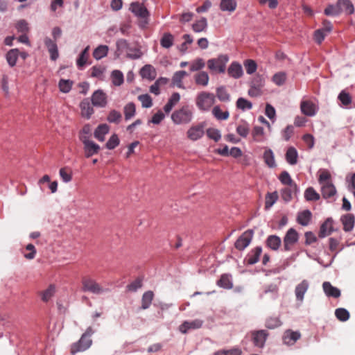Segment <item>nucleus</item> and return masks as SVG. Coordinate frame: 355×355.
<instances>
[{
    "mask_svg": "<svg viewBox=\"0 0 355 355\" xmlns=\"http://www.w3.org/2000/svg\"><path fill=\"white\" fill-rule=\"evenodd\" d=\"M82 290L93 294L100 295L105 293L107 289L103 288L96 280L90 277H84L82 280Z\"/></svg>",
    "mask_w": 355,
    "mask_h": 355,
    "instance_id": "obj_7",
    "label": "nucleus"
},
{
    "mask_svg": "<svg viewBox=\"0 0 355 355\" xmlns=\"http://www.w3.org/2000/svg\"><path fill=\"white\" fill-rule=\"evenodd\" d=\"M211 113L213 116L218 121L227 120L230 116L227 110L223 111L219 105H216L212 108Z\"/></svg>",
    "mask_w": 355,
    "mask_h": 355,
    "instance_id": "obj_42",
    "label": "nucleus"
},
{
    "mask_svg": "<svg viewBox=\"0 0 355 355\" xmlns=\"http://www.w3.org/2000/svg\"><path fill=\"white\" fill-rule=\"evenodd\" d=\"M138 99L141 103L143 107L149 108L153 106L152 98L148 94L139 95Z\"/></svg>",
    "mask_w": 355,
    "mask_h": 355,
    "instance_id": "obj_63",
    "label": "nucleus"
},
{
    "mask_svg": "<svg viewBox=\"0 0 355 355\" xmlns=\"http://www.w3.org/2000/svg\"><path fill=\"white\" fill-rule=\"evenodd\" d=\"M299 240V234L294 228H290L286 232L284 239V250L291 251L293 250L295 244Z\"/></svg>",
    "mask_w": 355,
    "mask_h": 355,
    "instance_id": "obj_11",
    "label": "nucleus"
},
{
    "mask_svg": "<svg viewBox=\"0 0 355 355\" xmlns=\"http://www.w3.org/2000/svg\"><path fill=\"white\" fill-rule=\"evenodd\" d=\"M51 33L54 40L46 37L44 40V43L50 54L51 60L55 61L59 57V51L56 40L60 37L62 35V30L60 27L56 26L52 29Z\"/></svg>",
    "mask_w": 355,
    "mask_h": 355,
    "instance_id": "obj_4",
    "label": "nucleus"
},
{
    "mask_svg": "<svg viewBox=\"0 0 355 355\" xmlns=\"http://www.w3.org/2000/svg\"><path fill=\"white\" fill-rule=\"evenodd\" d=\"M250 125L245 121H242L236 127V133L243 138H246L250 133Z\"/></svg>",
    "mask_w": 355,
    "mask_h": 355,
    "instance_id": "obj_46",
    "label": "nucleus"
},
{
    "mask_svg": "<svg viewBox=\"0 0 355 355\" xmlns=\"http://www.w3.org/2000/svg\"><path fill=\"white\" fill-rule=\"evenodd\" d=\"M343 226V230L346 232H351L355 225V216L352 214H346L341 216L340 219Z\"/></svg>",
    "mask_w": 355,
    "mask_h": 355,
    "instance_id": "obj_22",
    "label": "nucleus"
},
{
    "mask_svg": "<svg viewBox=\"0 0 355 355\" xmlns=\"http://www.w3.org/2000/svg\"><path fill=\"white\" fill-rule=\"evenodd\" d=\"M187 76H188V73L185 71H176L172 77V82L178 87L184 88L182 80Z\"/></svg>",
    "mask_w": 355,
    "mask_h": 355,
    "instance_id": "obj_43",
    "label": "nucleus"
},
{
    "mask_svg": "<svg viewBox=\"0 0 355 355\" xmlns=\"http://www.w3.org/2000/svg\"><path fill=\"white\" fill-rule=\"evenodd\" d=\"M92 105L97 107H105L107 104V94L102 90H96L92 95Z\"/></svg>",
    "mask_w": 355,
    "mask_h": 355,
    "instance_id": "obj_15",
    "label": "nucleus"
},
{
    "mask_svg": "<svg viewBox=\"0 0 355 355\" xmlns=\"http://www.w3.org/2000/svg\"><path fill=\"white\" fill-rule=\"evenodd\" d=\"M110 127L106 123L100 124L95 129L94 135V137L99 141L105 140V136L109 132Z\"/></svg>",
    "mask_w": 355,
    "mask_h": 355,
    "instance_id": "obj_32",
    "label": "nucleus"
},
{
    "mask_svg": "<svg viewBox=\"0 0 355 355\" xmlns=\"http://www.w3.org/2000/svg\"><path fill=\"white\" fill-rule=\"evenodd\" d=\"M129 10L137 18L144 19L148 23L150 12L143 3L134 1L130 4Z\"/></svg>",
    "mask_w": 355,
    "mask_h": 355,
    "instance_id": "obj_8",
    "label": "nucleus"
},
{
    "mask_svg": "<svg viewBox=\"0 0 355 355\" xmlns=\"http://www.w3.org/2000/svg\"><path fill=\"white\" fill-rule=\"evenodd\" d=\"M207 136L213 139L214 141H218L221 138V134L219 130L216 128H209L206 131Z\"/></svg>",
    "mask_w": 355,
    "mask_h": 355,
    "instance_id": "obj_64",
    "label": "nucleus"
},
{
    "mask_svg": "<svg viewBox=\"0 0 355 355\" xmlns=\"http://www.w3.org/2000/svg\"><path fill=\"white\" fill-rule=\"evenodd\" d=\"M263 159L264 160L265 164L269 168H275L276 166L275 155L271 149L268 148L264 151L263 155Z\"/></svg>",
    "mask_w": 355,
    "mask_h": 355,
    "instance_id": "obj_39",
    "label": "nucleus"
},
{
    "mask_svg": "<svg viewBox=\"0 0 355 355\" xmlns=\"http://www.w3.org/2000/svg\"><path fill=\"white\" fill-rule=\"evenodd\" d=\"M334 221L332 218H327L325 221L320 225L318 236L324 238L330 235L336 230L334 227Z\"/></svg>",
    "mask_w": 355,
    "mask_h": 355,
    "instance_id": "obj_19",
    "label": "nucleus"
},
{
    "mask_svg": "<svg viewBox=\"0 0 355 355\" xmlns=\"http://www.w3.org/2000/svg\"><path fill=\"white\" fill-rule=\"evenodd\" d=\"M282 243V240L279 236L277 235H270L267 237L266 240V245L272 250H277Z\"/></svg>",
    "mask_w": 355,
    "mask_h": 355,
    "instance_id": "obj_33",
    "label": "nucleus"
},
{
    "mask_svg": "<svg viewBox=\"0 0 355 355\" xmlns=\"http://www.w3.org/2000/svg\"><path fill=\"white\" fill-rule=\"evenodd\" d=\"M263 85V80L258 76L255 78L251 83L250 87L248 90V95L251 97H257L262 94L261 87Z\"/></svg>",
    "mask_w": 355,
    "mask_h": 355,
    "instance_id": "obj_21",
    "label": "nucleus"
},
{
    "mask_svg": "<svg viewBox=\"0 0 355 355\" xmlns=\"http://www.w3.org/2000/svg\"><path fill=\"white\" fill-rule=\"evenodd\" d=\"M19 57V50L18 49H12L5 55V58L10 67H14L17 62Z\"/></svg>",
    "mask_w": 355,
    "mask_h": 355,
    "instance_id": "obj_28",
    "label": "nucleus"
},
{
    "mask_svg": "<svg viewBox=\"0 0 355 355\" xmlns=\"http://www.w3.org/2000/svg\"><path fill=\"white\" fill-rule=\"evenodd\" d=\"M252 139L254 141L260 143L266 141L265 131L263 127L255 125L252 131Z\"/></svg>",
    "mask_w": 355,
    "mask_h": 355,
    "instance_id": "obj_34",
    "label": "nucleus"
},
{
    "mask_svg": "<svg viewBox=\"0 0 355 355\" xmlns=\"http://www.w3.org/2000/svg\"><path fill=\"white\" fill-rule=\"evenodd\" d=\"M203 320L200 319H195L191 321H184L179 326V331L184 334H187L190 330L198 329L202 327L203 324Z\"/></svg>",
    "mask_w": 355,
    "mask_h": 355,
    "instance_id": "obj_16",
    "label": "nucleus"
},
{
    "mask_svg": "<svg viewBox=\"0 0 355 355\" xmlns=\"http://www.w3.org/2000/svg\"><path fill=\"white\" fill-rule=\"evenodd\" d=\"M301 338V334L299 331H293L287 329L284 331L282 340L283 343L287 345H294Z\"/></svg>",
    "mask_w": 355,
    "mask_h": 355,
    "instance_id": "obj_20",
    "label": "nucleus"
},
{
    "mask_svg": "<svg viewBox=\"0 0 355 355\" xmlns=\"http://www.w3.org/2000/svg\"><path fill=\"white\" fill-rule=\"evenodd\" d=\"M253 236V230L249 229L243 232L234 243L235 248L239 251L244 250L250 244Z\"/></svg>",
    "mask_w": 355,
    "mask_h": 355,
    "instance_id": "obj_10",
    "label": "nucleus"
},
{
    "mask_svg": "<svg viewBox=\"0 0 355 355\" xmlns=\"http://www.w3.org/2000/svg\"><path fill=\"white\" fill-rule=\"evenodd\" d=\"M322 288L325 295L329 297L338 298L341 295L340 289L333 286L329 282H323Z\"/></svg>",
    "mask_w": 355,
    "mask_h": 355,
    "instance_id": "obj_25",
    "label": "nucleus"
},
{
    "mask_svg": "<svg viewBox=\"0 0 355 355\" xmlns=\"http://www.w3.org/2000/svg\"><path fill=\"white\" fill-rule=\"evenodd\" d=\"M227 73L234 79L240 78L243 74L241 64L236 61L232 62L227 69Z\"/></svg>",
    "mask_w": 355,
    "mask_h": 355,
    "instance_id": "obj_23",
    "label": "nucleus"
},
{
    "mask_svg": "<svg viewBox=\"0 0 355 355\" xmlns=\"http://www.w3.org/2000/svg\"><path fill=\"white\" fill-rule=\"evenodd\" d=\"M312 219V213L309 209H305L302 211H299L297 214L296 220L298 224L302 226H307L309 225Z\"/></svg>",
    "mask_w": 355,
    "mask_h": 355,
    "instance_id": "obj_26",
    "label": "nucleus"
},
{
    "mask_svg": "<svg viewBox=\"0 0 355 355\" xmlns=\"http://www.w3.org/2000/svg\"><path fill=\"white\" fill-rule=\"evenodd\" d=\"M109 48L107 45H99L93 51V56L96 60H101L107 56Z\"/></svg>",
    "mask_w": 355,
    "mask_h": 355,
    "instance_id": "obj_44",
    "label": "nucleus"
},
{
    "mask_svg": "<svg viewBox=\"0 0 355 355\" xmlns=\"http://www.w3.org/2000/svg\"><path fill=\"white\" fill-rule=\"evenodd\" d=\"M338 100L343 105L347 107L352 103V96L348 92L342 90L338 96Z\"/></svg>",
    "mask_w": 355,
    "mask_h": 355,
    "instance_id": "obj_60",
    "label": "nucleus"
},
{
    "mask_svg": "<svg viewBox=\"0 0 355 355\" xmlns=\"http://www.w3.org/2000/svg\"><path fill=\"white\" fill-rule=\"evenodd\" d=\"M205 122L191 125L187 131V138L192 141L200 139L205 135Z\"/></svg>",
    "mask_w": 355,
    "mask_h": 355,
    "instance_id": "obj_12",
    "label": "nucleus"
},
{
    "mask_svg": "<svg viewBox=\"0 0 355 355\" xmlns=\"http://www.w3.org/2000/svg\"><path fill=\"white\" fill-rule=\"evenodd\" d=\"M193 79L197 85L205 87L208 85L209 76L207 72L200 71L194 75Z\"/></svg>",
    "mask_w": 355,
    "mask_h": 355,
    "instance_id": "obj_30",
    "label": "nucleus"
},
{
    "mask_svg": "<svg viewBox=\"0 0 355 355\" xmlns=\"http://www.w3.org/2000/svg\"><path fill=\"white\" fill-rule=\"evenodd\" d=\"M205 66L204 60L201 58H196L190 63L189 69L191 71H198L202 69Z\"/></svg>",
    "mask_w": 355,
    "mask_h": 355,
    "instance_id": "obj_55",
    "label": "nucleus"
},
{
    "mask_svg": "<svg viewBox=\"0 0 355 355\" xmlns=\"http://www.w3.org/2000/svg\"><path fill=\"white\" fill-rule=\"evenodd\" d=\"M236 107L243 111L251 110L252 103L244 98H239L236 101Z\"/></svg>",
    "mask_w": 355,
    "mask_h": 355,
    "instance_id": "obj_61",
    "label": "nucleus"
},
{
    "mask_svg": "<svg viewBox=\"0 0 355 355\" xmlns=\"http://www.w3.org/2000/svg\"><path fill=\"white\" fill-rule=\"evenodd\" d=\"M154 293L151 291H148L145 292L141 297V306L140 307L141 309H148L153 300Z\"/></svg>",
    "mask_w": 355,
    "mask_h": 355,
    "instance_id": "obj_38",
    "label": "nucleus"
},
{
    "mask_svg": "<svg viewBox=\"0 0 355 355\" xmlns=\"http://www.w3.org/2000/svg\"><path fill=\"white\" fill-rule=\"evenodd\" d=\"M318 182L321 185V194L323 198L331 199L336 195V189L331 182V175L327 169L319 170Z\"/></svg>",
    "mask_w": 355,
    "mask_h": 355,
    "instance_id": "obj_1",
    "label": "nucleus"
},
{
    "mask_svg": "<svg viewBox=\"0 0 355 355\" xmlns=\"http://www.w3.org/2000/svg\"><path fill=\"white\" fill-rule=\"evenodd\" d=\"M216 96L218 100L222 102H228L230 101V95L224 86L217 87Z\"/></svg>",
    "mask_w": 355,
    "mask_h": 355,
    "instance_id": "obj_49",
    "label": "nucleus"
},
{
    "mask_svg": "<svg viewBox=\"0 0 355 355\" xmlns=\"http://www.w3.org/2000/svg\"><path fill=\"white\" fill-rule=\"evenodd\" d=\"M242 352L238 347L230 349H220L214 352V355H241Z\"/></svg>",
    "mask_w": 355,
    "mask_h": 355,
    "instance_id": "obj_62",
    "label": "nucleus"
},
{
    "mask_svg": "<svg viewBox=\"0 0 355 355\" xmlns=\"http://www.w3.org/2000/svg\"><path fill=\"white\" fill-rule=\"evenodd\" d=\"M122 119V115L119 111H117L116 110H112L110 111L107 116V121L109 123H113L119 124Z\"/></svg>",
    "mask_w": 355,
    "mask_h": 355,
    "instance_id": "obj_50",
    "label": "nucleus"
},
{
    "mask_svg": "<svg viewBox=\"0 0 355 355\" xmlns=\"http://www.w3.org/2000/svg\"><path fill=\"white\" fill-rule=\"evenodd\" d=\"M216 284L225 289H231L233 288L232 276L229 274H223L217 281Z\"/></svg>",
    "mask_w": 355,
    "mask_h": 355,
    "instance_id": "obj_35",
    "label": "nucleus"
},
{
    "mask_svg": "<svg viewBox=\"0 0 355 355\" xmlns=\"http://www.w3.org/2000/svg\"><path fill=\"white\" fill-rule=\"evenodd\" d=\"M93 105H92L88 98H85L80 104L81 115L87 119H90L94 113Z\"/></svg>",
    "mask_w": 355,
    "mask_h": 355,
    "instance_id": "obj_27",
    "label": "nucleus"
},
{
    "mask_svg": "<svg viewBox=\"0 0 355 355\" xmlns=\"http://www.w3.org/2000/svg\"><path fill=\"white\" fill-rule=\"evenodd\" d=\"M262 253V248L261 246H256L251 249L246 254L244 262L247 265H254L257 263Z\"/></svg>",
    "mask_w": 355,
    "mask_h": 355,
    "instance_id": "obj_17",
    "label": "nucleus"
},
{
    "mask_svg": "<svg viewBox=\"0 0 355 355\" xmlns=\"http://www.w3.org/2000/svg\"><path fill=\"white\" fill-rule=\"evenodd\" d=\"M304 196L306 201H318L320 198V194L312 187L305 190Z\"/></svg>",
    "mask_w": 355,
    "mask_h": 355,
    "instance_id": "obj_45",
    "label": "nucleus"
},
{
    "mask_svg": "<svg viewBox=\"0 0 355 355\" xmlns=\"http://www.w3.org/2000/svg\"><path fill=\"white\" fill-rule=\"evenodd\" d=\"M88 50L89 46H87L79 55L77 60L76 64L78 69H82L86 64L87 58H88Z\"/></svg>",
    "mask_w": 355,
    "mask_h": 355,
    "instance_id": "obj_53",
    "label": "nucleus"
},
{
    "mask_svg": "<svg viewBox=\"0 0 355 355\" xmlns=\"http://www.w3.org/2000/svg\"><path fill=\"white\" fill-rule=\"evenodd\" d=\"M333 29L331 22L327 19H324L322 22V27L314 31L313 39L315 42L320 44Z\"/></svg>",
    "mask_w": 355,
    "mask_h": 355,
    "instance_id": "obj_9",
    "label": "nucleus"
},
{
    "mask_svg": "<svg viewBox=\"0 0 355 355\" xmlns=\"http://www.w3.org/2000/svg\"><path fill=\"white\" fill-rule=\"evenodd\" d=\"M123 114L125 121H129L136 114V105L133 102L127 103L123 107Z\"/></svg>",
    "mask_w": 355,
    "mask_h": 355,
    "instance_id": "obj_41",
    "label": "nucleus"
},
{
    "mask_svg": "<svg viewBox=\"0 0 355 355\" xmlns=\"http://www.w3.org/2000/svg\"><path fill=\"white\" fill-rule=\"evenodd\" d=\"M286 80V73L284 71H280L275 73L272 77V82L277 86L283 85Z\"/></svg>",
    "mask_w": 355,
    "mask_h": 355,
    "instance_id": "obj_57",
    "label": "nucleus"
},
{
    "mask_svg": "<svg viewBox=\"0 0 355 355\" xmlns=\"http://www.w3.org/2000/svg\"><path fill=\"white\" fill-rule=\"evenodd\" d=\"M112 83L115 86H120L124 81L123 74L119 70H114L112 72Z\"/></svg>",
    "mask_w": 355,
    "mask_h": 355,
    "instance_id": "obj_51",
    "label": "nucleus"
},
{
    "mask_svg": "<svg viewBox=\"0 0 355 355\" xmlns=\"http://www.w3.org/2000/svg\"><path fill=\"white\" fill-rule=\"evenodd\" d=\"M207 28V20L205 17H201L192 25V30L195 33H200L205 31Z\"/></svg>",
    "mask_w": 355,
    "mask_h": 355,
    "instance_id": "obj_48",
    "label": "nucleus"
},
{
    "mask_svg": "<svg viewBox=\"0 0 355 355\" xmlns=\"http://www.w3.org/2000/svg\"><path fill=\"white\" fill-rule=\"evenodd\" d=\"M171 120L175 125H187L193 119V109L189 105L175 110L171 114Z\"/></svg>",
    "mask_w": 355,
    "mask_h": 355,
    "instance_id": "obj_3",
    "label": "nucleus"
},
{
    "mask_svg": "<svg viewBox=\"0 0 355 355\" xmlns=\"http://www.w3.org/2000/svg\"><path fill=\"white\" fill-rule=\"evenodd\" d=\"M215 96L213 93L202 91L196 97V105L201 112H208L215 103Z\"/></svg>",
    "mask_w": 355,
    "mask_h": 355,
    "instance_id": "obj_5",
    "label": "nucleus"
},
{
    "mask_svg": "<svg viewBox=\"0 0 355 355\" xmlns=\"http://www.w3.org/2000/svg\"><path fill=\"white\" fill-rule=\"evenodd\" d=\"M298 191L297 189H294L291 187L289 188H284L281 190L282 198L286 202H290L293 198V193Z\"/></svg>",
    "mask_w": 355,
    "mask_h": 355,
    "instance_id": "obj_58",
    "label": "nucleus"
},
{
    "mask_svg": "<svg viewBox=\"0 0 355 355\" xmlns=\"http://www.w3.org/2000/svg\"><path fill=\"white\" fill-rule=\"evenodd\" d=\"M56 288L54 284H50L48 288L40 293L41 300L44 302H48L54 296Z\"/></svg>",
    "mask_w": 355,
    "mask_h": 355,
    "instance_id": "obj_36",
    "label": "nucleus"
},
{
    "mask_svg": "<svg viewBox=\"0 0 355 355\" xmlns=\"http://www.w3.org/2000/svg\"><path fill=\"white\" fill-rule=\"evenodd\" d=\"M73 83V81L71 80L60 79L58 83L60 91L65 94L69 92L72 88Z\"/></svg>",
    "mask_w": 355,
    "mask_h": 355,
    "instance_id": "obj_52",
    "label": "nucleus"
},
{
    "mask_svg": "<svg viewBox=\"0 0 355 355\" xmlns=\"http://www.w3.org/2000/svg\"><path fill=\"white\" fill-rule=\"evenodd\" d=\"M335 315L336 318L341 322H345L349 318V311L344 308L336 309Z\"/></svg>",
    "mask_w": 355,
    "mask_h": 355,
    "instance_id": "obj_59",
    "label": "nucleus"
},
{
    "mask_svg": "<svg viewBox=\"0 0 355 355\" xmlns=\"http://www.w3.org/2000/svg\"><path fill=\"white\" fill-rule=\"evenodd\" d=\"M82 141L84 145L85 155L86 157L89 158L98 153L100 150L99 145L88 139L87 137H85Z\"/></svg>",
    "mask_w": 355,
    "mask_h": 355,
    "instance_id": "obj_18",
    "label": "nucleus"
},
{
    "mask_svg": "<svg viewBox=\"0 0 355 355\" xmlns=\"http://www.w3.org/2000/svg\"><path fill=\"white\" fill-rule=\"evenodd\" d=\"M343 12L340 7V2L337 1L336 4L328 5L324 10V14L327 16H338Z\"/></svg>",
    "mask_w": 355,
    "mask_h": 355,
    "instance_id": "obj_29",
    "label": "nucleus"
},
{
    "mask_svg": "<svg viewBox=\"0 0 355 355\" xmlns=\"http://www.w3.org/2000/svg\"><path fill=\"white\" fill-rule=\"evenodd\" d=\"M309 287V283L307 280L304 279L298 284L295 289V294L297 301L302 302L304 294L306 293Z\"/></svg>",
    "mask_w": 355,
    "mask_h": 355,
    "instance_id": "obj_24",
    "label": "nucleus"
},
{
    "mask_svg": "<svg viewBox=\"0 0 355 355\" xmlns=\"http://www.w3.org/2000/svg\"><path fill=\"white\" fill-rule=\"evenodd\" d=\"M237 6L236 0H221L220 2V9L222 11L234 12Z\"/></svg>",
    "mask_w": 355,
    "mask_h": 355,
    "instance_id": "obj_40",
    "label": "nucleus"
},
{
    "mask_svg": "<svg viewBox=\"0 0 355 355\" xmlns=\"http://www.w3.org/2000/svg\"><path fill=\"white\" fill-rule=\"evenodd\" d=\"M282 324L279 317H270L266 319L265 326L268 329H272L280 327Z\"/></svg>",
    "mask_w": 355,
    "mask_h": 355,
    "instance_id": "obj_54",
    "label": "nucleus"
},
{
    "mask_svg": "<svg viewBox=\"0 0 355 355\" xmlns=\"http://www.w3.org/2000/svg\"><path fill=\"white\" fill-rule=\"evenodd\" d=\"M340 2V7L343 8V12L346 15H350L354 12V7L350 0H339Z\"/></svg>",
    "mask_w": 355,
    "mask_h": 355,
    "instance_id": "obj_56",
    "label": "nucleus"
},
{
    "mask_svg": "<svg viewBox=\"0 0 355 355\" xmlns=\"http://www.w3.org/2000/svg\"><path fill=\"white\" fill-rule=\"evenodd\" d=\"M228 61L229 56L227 54H220L216 58L207 60V68L212 73H223L225 72Z\"/></svg>",
    "mask_w": 355,
    "mask_h": 355,
    "instance_id": "obj_6",
    "label": "nucleus"
},
{
    "mask_svg": "<svg viewBox=\"0 0 355 355\" xmlns=\"http://www.w3.org/2000/svg\"><path fill=\"white\" fill-rule=\"evenodd\" d=\"M279 180L282 184L291 187L294 189H297V185L292 180L288 172L284 171L282 172L279 176Z\"/></svg>",
    "mask_w": 355,
    "mask_h": 355,
    "instance_id": "obj_37",
    "label": "nucleus"
},
{
    "mask_svg": "<svg viewBox=\"0 0 355 355\" xmlns=\"http://www.w3.org/2000/svg\"><path fill=\"white\" fill-rule=\"evenodd\" d=\"M251 340L255 347L263 348L269 336L266 330H254L250 331Z\"/></svg>",
    "mask_w": 355,
    "mask_h": 355,
    "instance_id": "obj_13",
    "label": "nucleus"
},
{
    "mask_svg": "<svg viewBox=\"0 0 355 355\" xmlns=\"http://www.w3.org/2000/svg\"><path fill=\"white\" fill-rule=\"evenodd\" d=\"M285 159L290 165H295L297 163L298 153L295 147L290 146L287 148Z\"/></svg>",
    "mask_w": 355,
    "mask_h": 355,
    "instance_id": "obj_31",
    "label": "nucleus"
},
{
    "mask_svg": "<svg viewBox=\"0 0 355 355\" xmlns=\"http://www.w3.org/2000/svg\"><path fill=\"white\" fill-rule=\"evenodd\" d=\"M94 332L95 331L92 327H88L81 335L80 339L71 345V354L75 355L78 352H85L92 345L93 342L91 337Z\"/></svg>",
    "mask_w": 355,
    "mask_h": 355,
    "instance_id": "obj_2",
    "label": "nucleus"
},
{
    "mask_svg": "<svg viewBox=\"0 0 355 355\" xmlns=\"http://www.w3.org/2000/svg\"><path fill=\"white\" fill-rule=\"evenodd\" d=\"M173 35L170 33H165L160 40V44L163 48L169 49L173 46Z\"/></svg>",
    "mask_w": 355,
    "mask_h": 355,
    "instance_id": "obj_47",
    "label": "nucleus"
},
{
    "mask_svg": "<svg viewBox=\"0 0 355 355\" xmlns=\"http://www.w3.org/2000/svg\"><path fill=\"white\" fill-rule=\"evenodd\" d=\"M318 110V105L312 100H302L300 103V111L305 116H314Z\"/></svg>",
    "mask_w": 355,
    "mask_h": 355,
    "instance_id": "obj_14",
    "label": "nucleus"
}]
</instances>
